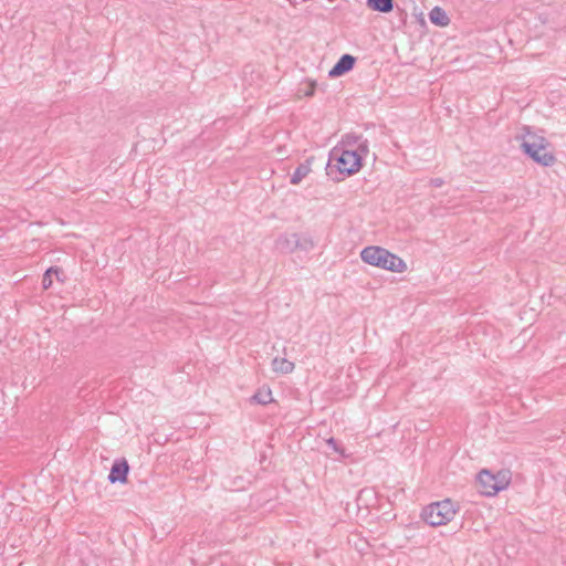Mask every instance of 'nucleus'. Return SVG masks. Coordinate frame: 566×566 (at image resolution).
Masks as SVG:
<instances>
[{"label":"nucleus","mask_w":566,"mask_h":566,"mask_svg":"<svg viewBox=\"0 0 566 566\" xmlns=\"http://www.w3.org/2000/svg\"><path fill=\"white\" fill-rule=\"evenodd\" d=\"M363 167V157L358 150H348L345 147H334L329 153V159L326 166V175L335 181L342 178L334 177V174L353 176Z\"/></svg>","instance_id":"nucleus-1"},{"label":"nucleus","mask_w":566,"mask_h":566,"mask_svg":"<svg viewBox=\"0 0 566 566\" xmlns=\"http://www.w3.org/2000/svg\"><path fill=\"white\" fill-rule=\"evenodd\" d=\"M525 129L526 133L521 144L524 154L543 167L553 166L556 161V157L548 149L551 146L548 140L544 136L532 133L528 127H525Z\"/></svg>","instance_id":"nucleus-2"},{"label":"nucleus","mask_w":566,"mask_h":566,"mask_svg":"<svg viewBox=\"0 0 566 566\" xmlns=\"http://www.w3.org/2000/svg\"><path fill=\"white\" fill-rule=\"evenodd\" d=\"M511 482V472L500 470L493 474L490 470L483 469L476 476L479 492L485 496H494L500 491L505 490Z\"/></svg>","instance_id":"nucleus-3"},{"label":"nucleus","mask_w":566,"mask_h":566,"mask_svg":"<svg viewBox=\"0 0 566 566\" xmlns=\"http://www.w3.org/2000/svg\"><path fill=\"white\" fill-rule=\"evenodd\" d=\"M455 513L454 503L450 499H446L424 506L421 517L430 526H440L453 520Z\"/></svg>","instance_id":"nucleus-4"},{"label":"nucleus","mask_w":566,"mask_h":566,"mask_svg":"<svg viewBox=\"0 0 566 566\" xmlns=\"http://www.w3.org/2000/svg\"><path fill=\"white\" fill-rule=\"evenodd\" d=\"M360 258L369 265L389 270V250L385 248L377 245L366 247L361 250Z\"/></svg>","instance_id":"nucleus-5"},{"label":"nucleus","mask_w":566,"mask_h":566,"mask_svg":"<svg viewBox=\"0 0 566 566\" xmlns=\"http://www.w3.org/2000/svg\"><path fill=\"white\" fill-rule=\"evenodd\" d=\"M129 473V464L126 459H117L114 461L109 474L108 481L114 484L116 482L126 483Z\"/></svg>","instance_id":"nucleus-6"},{"label":"nucleus","mask_w":566,"mask_h":566,"mask_svg":"<svg viewBox=\"0 0 566 566\" xmlns=\"http://www.w3.org/2000/svg\"><path fill=\"white\" fill-rule=\"evenodd\" d=\"M356 63V57L350 54H343L334 66L329 70L331 77L342 76L353 70Z\"/></svg>","instance_id":"nucleus-7"},{"label":"nucleus","mask_w":566,"mask_h":566,"mask_svg":"<svg viewBox=\"0 0 566 566\" xmlns=\"http://www.w3.org/2000/svg\"><path fill=\"white\" fill-rule=\"evenodd\" d=\"M296 232L281 233L275 240V249L283 254H290L296 251Z\"/></svg>","instance_id":"nucleus-8"},{"label":"nucleus","mask_w":566,"mask_h":566,"mask_svg":"<svg viewBox=\"0 0 566 566\" xmlns=\"http://www.w3.org/2000/svg\"><path fill=\"white\" fill-rule=\"evenodd\" d=\"M429 19H430L431 23H433L434 25H438V27H447L450 23V19L448 17L447 12L440 7H434L429 12Z\"/></svg>","instance_id":"nucleus-9"},{"label":"nucleus","mask_w":566,"mask_h":566,"mask_svg":"<svg viewBox=\"0 0 566 566\" xmlns=\"http://www.w3.org/2000/svg\"><path fill=\"white\" fill-rule=\"evenodd\" d=\"M311 171L310 160L301 163L291 176V184L298 185Z\"/></svg>","instance_id":"nucleus-10"},{"label":"nucleus","mask_w":566,"mask_h":566,"mask_svg":"<svg viewBox=\"0 0 566 566\" xmlns=\"http://www.w3.org/2000/svg\"><path fill=\"white\" fill-rule=\"evenodd\" d=\"M272 369L275 373L286 375L293 371L294 363L287 360L286 358L275 357L272 360Z\"/></svg>","instance_id":"nucleus-11"},{"label":"nucleus","mask_w":566,"mask_h":566,"mask_svg":"<svg viewBox=\"0 0 566 566\" xmlns=\"http://www.w3.org/2000/svg\"><path fill=\"white\" fill-rule=\"evenodd\" d=\"M296 251L310 252L314 249V241L307 233H296Z\"/></svg>","instance_id":"nucleus-12"},{"label":"nucleus","mask_w":566,"mask_h":566,"mask_svg":"<svg viewBox=\"0 0 566 566\" xmlns=\"http://www.w3.org/2000/svg\"><path fill=\"white\" fill-rule=\"evenodd\" d=\"M272 391L270 388L259 389L252 397L251 401L261 406H265L272 401Z\"/></svg>","instance_id":"nucleus-13"},{"label":"nucleus","mask_w":566,"mask_h":566,"mask_svg":"<svg viewBox=\"0 0 566 566\" xmlns=\"http://www.w3.org/2000/svg\"><path fill=\"white\" fill-rule=\"evenodd\" d=\"M366 4L373 11L382 13L389 12V0H367Z\"/></svg>","instance_id":"nucleus-14"},{"label":"nucleus","mask_w":566,"mask_h":566,"mask_svg":"<svg viewBox=\"0 0 566 566\" xmlns=\"http://www.w3.org/2000/svg\"><path fill=\"white\" fill-rule=\"evenodd\" d=\"M407 270V264L402 259L391 253V272H403Z\"/></svg>","instance_id":"nucleus-15"},{"label":"nucleus","mask_w":566,"mask_h":566,"mask_svg":"<svg viewBox=\"0 0 566 566\" xmlns=\"http://www.w3.org/2000/svg\"><path fill=\"white\" fill-rule=\"evenodd\" d=\"M361 137L355 134H346L342 140L344 146L354 147L360 142Z\"/></svg>","instance_id":"nucleus-16"},{"label":"nucleus","mask_w":566,"mask_h":566,"mask_svg":"<svg viewBox=\"0 0 566 566\" xmlns=\"http://www.w3.org/2000/svg\"><path fill=\"white\" fill-rule=\"evenodd\" d=\"M52 274H53V266H50L43 274L42 277V287L44 290H48L52 286Z\"/></svg>","instance_id":"nucleus-17"},{"label":"nucleus","mask_w":566,"mask_h":566,"mask_svg":"<svg viewBox=\"0 0 566 566\" xmlns=\"http://www.w3.org/2000/svg\"><path fill=\"white\" fill-rule=\"evenodd\" d=\"M348 150H358V153L361 154V157L364 158V156L368 153L367 142H359L356 145V148H348Z\"/></svg>","instance_id":"nucleus-18"},{"label":"nucleus","mask_w":566,"mask_h":566,"mask_svg":"<svg viewBox=\"0 0 566 566\" xmlns=\"http://www.w3.org/2000/svg\"><path fill=\"white\" fill-rule=\"evenodd\" d=\"M316 88V82L310 81L306 84V88L303 91L305 96H313Z\"/></svg>","instance_id":"nucleus-19"},{"label":"nucleus","mask_w":566,"mask_h":566,"mask_svg":"<svg viewBox=\"0 0 566 566\" xmlns=\"http://www.w3.org/2000/svg\"><path fill=\"white\" fill-rule=\"evenodd\" d=\"M328 447H331L335 452L343 453V450L339 448L338 442L335 438L331 437L326 440Z\"/></svg>","instance_id":"nucleus-20"},{"label":"nucleus","mask_w":566,"mask_h":566,"mask_svg":"<svg viewBox=\"0 0 566 566\" xmlns=\"http://www.w3.org/2000/svg\"><path fill=\"white\" fill-rule=\"evenodd\" d=\"M53 274H55L57 281L64 282L65 274L62 269H60L59 266H53Z\"/></svg>","instance_id":"nucleus-21"},{"label":"nucleus","mask_w":566,"mask_h":566,"mask_svg":"<svg viewBox=\"0 0 566 566\" xmlns=\"http://www.w3.org/2000/svg\"><path fill=\"white\" fill-rule=\"evenodd\" d=\"M429 185L434 188H439L444 185V180L442 178H431L429 180Z\"/></svg>","instance_id":"nucleus-22"},{"label":"nucleus","mask_w":566,"mask_h":566,"mask_svg":"<svg viewBox=\"0 0 566 566\" xmlns=\"http://www.w3.org/2000/svg\"><path fill=\"white\" fill-rule=\"evenodd\" d=\"M390 8H391V9L394 8V0H391V4H390Z\"/></svg>","instance_id":"nucleus-23"}]
</instances>
